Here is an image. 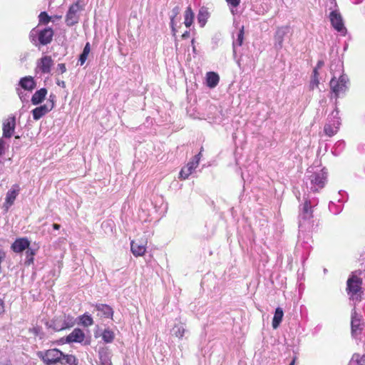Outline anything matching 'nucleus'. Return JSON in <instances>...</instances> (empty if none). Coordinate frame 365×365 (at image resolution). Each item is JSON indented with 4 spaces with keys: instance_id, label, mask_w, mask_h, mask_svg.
<instances>
[{
    "instance_id": "nucleus-19",
    "label": "nucleus",
    "mask_w": 365,
    "mask_h": 365,
    "mask_svg": "<svg viewBox=\"0 0 365 365\" xmlns=\"http://www.w3.org/2000/svg\"><path fill=\"white\" fill-rule=\"evenodd\" d=\"M52 110V105L47 106L46 104L40 106L34 110H32L33 118L35 120H39L41 118L44 116L46 113Z\"/></svg>"
},
{
    "instance_id": "nucleus-13",
    "label": "nucleus",
    "mask_w": 365,
    "mask_h": 365,
    "mask_svg": "<svg viewBox=\"0 0 365 365\" xmlns=\"http://www.w3.org/2000/svg\"><path fill=\"white\" fill-rule=\"evenodd\" d=\"M94 307L98 312V317L113 319L114 312L110 306L106 304H96Z\"/></svg>"
},
{
    "instance_id": "nucleus-31",
    "label": "nucleus",
    "mask_w": 365,
    "mask_h": 365,
    "mask_svg": "<svg viewBox=\"0 0 365 365\" xmlns=\"http://www.w3.org/2000/svg\"><path fill=\"white\" fill-rule=\"evenodd\" d=\"M346 143L343 140H338L331 149V153L334 155H339L344 150Z\"/></svg>"
},
{
    "instance_id": "nucleus-28",
    "label": "nucleus",
    "mask_w": 365,
    "mask_h": 365,
    "mask_svg": "<svg viewBox=\"0 0 365 365\" xmlns=\"http://www.w3.org/2000/svg\"><path fill=\"white\" fill-rule=\"evenodd\" d=\"M61 365H78V361L77 358L72 354H65L63 353Z\"/></svg>"
},
{
    "instance_id": "nucleus-50",
    "label": "nucleus",
    "mask_w": 365,
    "mask_h": 365,
    "mask_svg": "<svg viewBox=\"0 0 365 365\" xmlns=\"http://www.w3.org/2000/svg\"><path fill=\"white\" fill-rule=\"evenodd\" d=\"M4 312V303L3 300L0 299V314Z\"/></svg>"
},
{
    "instance_id": "nucleus-18",
    "label": "nucleus",
    "mask_w": 365,
    "mask_h": 365,
    "mask_svg": "<svg viewBox=\"0 0 365 365\" xmlns=\"http://www.w3.org/2000/svg\"><path fill=\"white\" fill-rule=\"evenodd\" d=\"M30 245L29 240L26 237L18 238L11 245L12 251H24L28 249Z\"/></svg>"
},
{
    "instance_id": "nucleus-29",
    "label": "nucleus",
    "mask_w": 365,
    "mask_h": 365,
    "mask_svg": "<svg viewBox=\"0 0 365 365\" xmlns=\"http://www.w3.org/2000/svg\"><path fill=\"white\" fill-rule=\"evenodd\" d=\"M244 39V27L242 26L239 32L237 33V38L234 40L232 43V47H233V55L234 56H236V48L237 46H241L243 43Z\"/></svg>"
},
{
    "instance_id": "nucleus-21",
    "label": "nucleus",
    "mask_w": 365,
    "mask_h": 365,
    "mask_svg": "<svg viewBox=\"0 0 365 365\" xmlns=\"http://www.w3.org/2000/svg\"><path fill=\"white\" fill-rule=\"evenodd\" d=\"M351 332L353 334H359L363 329V324L357 314L354 312L351 316Z\"/></svg>"
},
{
    "instance_id": "nucleus-54",
    "label": "nucleus",
    "mask_w": 365,
    "mask_h": 365,
    "mask_svg": "<svg viewBox=\"0 0 365 365\" xmlns=\"http://www.w3.org/2000/svg\"><path fill=\"white\" fill-rule=\"evenodd\" d=\"M133 255L138 257H140V256H143L145 252H133Z\"/></svg>"
},
{
    "instance_id": "nucleus-6",
    "label": "nucleus",
    "mask_w": 365,
    "mask_h": 365,
    "mask_svg": "<svg viewBox=\"0 0 365 365\" xmlns=\"http://www.w3.org/2000/svg\"><path fill=\"white\" fill-rule=\"evenodd\" d=\"M38 357L44 365H53L61 364L63 352L58 349H51L46 351H39L36 353Z\"/></svg>"
},
{
    "instance_id": "nucleus-56",
    "label": "nucleus",
    "mask_w": 365,
    "mask_h": 365,
    "mask_svg": "<svg viewBox=\"0 0 365 365\" xmlns=\"http://www.w3.org/2000/svg\"><path fill=\"white\" fill-rule=\"evenodd\" d=\"M105 225H108V226H111V223L110 222H103V226H105Z\"/></svg>"
},
{
    "instance_id": "nucleus-7",
    "label": "nucleus",
    "mask_w": 365,
    "mask_h": 365,
    "mask_svg": "<svg viewBox=\"0 0 365 365\" xmlns=\"http://www.w3.org/2000/svg\"><path fill=\"white\" fill-rule=\"evenodd\" d=\"M341 125L339 110L336 108L329 115L327 121L324 127V133L329 137H332L337 133Z\"/></svg>"
},
{
    "instance_id": "nucleus-49",
    "label": "nucleus",
    "mask_w": 365,
    "mask_h": 365,
    "mask_svg": "<svg viewBox=\"0 0 365 365\" xmlns=\"http://www.w3.org/2000/svg\"><path fill=\"white\" fill-rule=\"evenodd\" d=\"M90 50H91V48H90V43H87L86 44V46H84L83 48V53H85V54H89V52H90Z\"/></svg>"
},
{
    "instance_id": "nucleus-25",
    "label": "nucleus",
    "mask_w": 365,
    "mask_h": 365,
    "mask_svg": "<svg viewBox=\"0 0 365 365\" xmlns=\"http://www.w3.org/2000/svg\"><path fill=\"white\" fill-rule=\"evenodd\" d=\"M346 200L344 199H338L337 203L331 201L329 205V211L334 215L339 214L344 207V203Z\"/></svg>"
},
{
    "instance_id": "nucleus-58",
    "label": "nucleus",
    "mask_w": 365,
    "mask_h": 365,
    "mask_svg": "<svg viewBox=\"0 0 365 365\" xmlns=\"http://www.w3.org/2000/svg\"><path fill=\"white\" fill-rule=\"evenodd\" d=\"M289 365H294V360H292Z\"/></svg>"
},
{
    "instance_id": "nucleus-32",
    "label": "nucleus",
    "mask_w": 365,
    "mask_h": 365,
    "mask_svg": "<svg viewBox=\"0 0 365 365\" xmlns=\"http://www.w3.org/2000/svg\"><path fill=\"white\" fill-rule=\"evenodd\" d=\"M349 365H365V354H354Z\"/></svg>"
},
{
    "instance_id": "nucleus-34",
    "label": "nucleus",
    "mask_w": 365,
    "mask_h": 365,
    "mask_svg": "<svg viewBox=\"0 0 365 365\" xmlns=\"http://www.w3.org/2000/svg\"><path fill=\"white\" fill-rule=\"evenodd\" d=\"M229 9L233 16L237 14V8L240 5L241 0H225Z\"/></svg>"
},
{
    "instance_id": "nucleus-12",
    "label": "nucleus",
    "mask_w": 365,
    "mask_h": 365,
    "mask_svg": "<svg viewBox=\"0 0 365 365\" xmlns=\"http://www.w3.org/2000/svg\"><path fill=\"white\" fill-rule=\"evenodd\" d=\"M53 64V61L49 56H44L37 61L36 68L41 71V73H49L51 68Z\"/></svg>"
},
{
    "instance_id": "nucleus-3",
    "label": "nucleus",
    "mask_w": 365,
    "mask_h": 365,
    "mask_svg": "<svg viewBox=\"0 0 365 365\" xmlns=\"http://www.w3.org/2000/svg\"><path fill=\"white\" fill-rule=\"evenodd\" d=\"M327 180V172L324 168L319 169L310 167L305 175V183L310 190L317 192L324 187Z\"/></svg>"
},
{
    "instance_id": "nucleus-38",
    "label": "nucleus",
    "mask_w": 365,
    "mask_h": 365,
    "mask_svg": "<svg viewBox=\"0 0 365 365\" xmlns=\"http://www.w3.org/2000/svg\"><path fill=\"white\" fill-rule=\"evenodd\" d=\"M80 320H81V323L84 327H90V326L93 325V320L92 317L90 315L86 314H84L83 315H82L80 318Z\"/></svg>"
},
{
    "instance_id": "nucleus-23",
    "label": "nucleus",
    "mask_w": 365,
    "mask_h": 365,
    "mask_svg": "<svg viewBox=\"0 0 365 365\" xmlns=\"http://www.w3.org/2000/svg\"><path fill=\"white\" fill-rule=\"evenodd\" d=\"M47 94V90L42 88L36 91L31 97V103L33 105H38L45 99Z\"/></svg>"
},
{
    "instance_id": "nucleus-45",
    "label": "nucleus",
    "mask_w": 365,
    "mask_h": 365,
    "mask_svg": "<svg viewBox=\"0 0 365 365\" xmlns=\"http://www.w3.org/2000/svg\"><path fill=\"white\" fill-rule=\"evenodd\" d=\"M57 71L61 73H63L66 71V67L64 63H58L57 66Z\"/></svg>"
},
{
    "instance_id": "nucleus-33",
    "label": "nucleus",
    "mask_w": 365,
    "mask_h": 365,
    "mask_svg": "<svg viewBox=\"0 0 365 365\" xmlns=\"http://www.w3.org/2000/svg\"><path fill=\"white\" fill-rule=\"evenodd\" d=\"M101 336L106 343H111L115 339V334L111 329H106L103 330Z\"/></svg>"
},
{
    "instance_id": "nucleus-17",
    "label": "nucleus",
    "mask_w": 365,
    "mask_h": 365,
    "mask_svg": "<svg viewBox=\"0 0 365 365\" xmlns=\"http://www.w3.org/2000/svg\"><path fill=\"white\" fill-rule=\"evenodd\" d=\"M85 339L84 332L78 328L74 329L71 333L66 336V341L68 343L82 342Z\"/></svg>"
},
{
    "instance_id": "nucleus-1",
    "label": "nucleus",
    "mask_w": 365,
    "mask_h": 365,
    "mask_svg": "<svg viewBox=\"0 0 365 365\" xmlns=\"http://www.w3.org/2000/svg\"><path fill=\"white\" fill-rule=\"evenodd\" d=\"M319 203L317 197H304V203L299 207L298 216L299 232L300 234L310 233L314 228L313 209Z\"/></svg>"
},
{
    "instance_id": "nucleus-20",
    "label": "nucleus",
    "mask_w": 365,
    "mask_h": 365,
    "mask_svg": "<svg viewBox=\"0 0 365 365\" xmlns=\"http://www.w3.org/2000/svg\"><path fill=\"white\" fill-rule=\"evenodd\" d=\"M19 85L22 89L26 91H32L36 88V83L31 76L21 78L19 81Z\"/></svg>"
},
{
    "instance_id": "nucleus-41",
    "label": "nucleus",
    "mask_w": 365,
    "mask_h": 365,
    "mask_svg": "<svg viewBox=\"0 0 365 365\" xmlns=\"http://www.w3.org/2000/svg\"><path fill=\"white\" fill-rule=\"evenodd\" d=\"M26 91H21L20 89H18L17 90V92H18V95L21 99V101L22 102H27L28 101V98H29V96L27 95V93L25 92Z\"/></svg>"
},
{
    "instance_id": "nucleus-8",
    "label": "nucleus",
    "mask_w": 365,
    "mask_h": 365,
    "mask_svg": "<svg viewBox=\"0 0 365 365\" xmlns=\"http://www.w3.org/2000/svg\"><path fill=\"white\" fill-rule=\"evenodd\" d=\"M83 9L81 4L80 0H77L71 4L66 15V23L68 26H71L78 22L79 13Z\"/></svg>"
},
{
    "instance_id": "nucleus-40",
    "label": "nucleus",
    "mask_w": 365,
    "mask_h": 365,
    "mask_svg": "<svg viewBox=\"0 0 365 365\" xmlns=\"http://www.w3.org/2000/svg\"><path fill=\"white\" fill-rule=\"evenodd\" d=\"M35 252H26L25 264L29 266L34 262V256Z\"/></svg>"
},
{
    "instance_id": "nucleus-36",
    "label": "nucleus",
    "mask_w": 365,
    "mask_h": 365,
    "mask_svg": "<svg viewBox=\"0 0 365 365\" xmlns=\"http://www.w3.org/2000/svg\"><path fill=\"white\" fill-rule=\"evenodd\" d=\"M319 73L317 71V68H314L313 71V76L312 77V80L310 82V87L312 89H314V88L317 87L319 81Z\"/></svg>"
},
{
    "instance_id": "nucleus-30",
    "label": "nucleus",
    "mask_w": 365,
    "mask_h": 365,
    "mask_svg": "<svg viewBox=\"0 0 365 365\" xmlns=\"http://www.w3.org/2000/svg\"><path fill=\"white\" fill-rule=\"evenodd\" d=\"M194 13L190 6L187 7L184 14V24L187 28L191 26L194 20Z\"/></svg>"
},
{
    "instance_id": "nucleus-5",
    "label": "nucleus",
    "mask_w": 365,
    "mask_h": 365,
    "mask_svg": "<svg viewBox=\"0 0 365 365\" xmlns=\"http://www.w3.org/2000/svg\"><path fill=\"white\" fill-rule=\"evenodd\" d=\"M362 279L355 274H351L346 282V292L350 299L361 300L362 294Z\"/></svg>"
},
{
    "instance_id": "nucleus-39",
    "label": "nucleus",
    "mask_w": 365,
    "mask_h": 365,
    "mask_svg": "<svg viewBox=\"0 0 365 365\" xmlns=\"http://www.w3.org/2000/svg\"><path fill=\"white\" fill-rule=\"evenodd\" d=\"M38 20L40 24H47L51 21V16L45 11H42L38 15Z\"/></svg>"
},
{
    "instance_id": "nucleus-35",
    "label": "nucleus",
    "mask_w": 365,
    "mask_h": 365,
    "mask_svg": "<svg viewBox=\"0 0 365 365\" xmlns=\"http://www.w3.org/2000/svg\"><path fill=\"white\" fill-rule=\"evenodd\" d=\"M173 331H174V335L179 338V339H182L185 334V329L183 327V326L182 325H180V324H176L173 327Z\"/></svg>"
},
{
    "instance_id": "nucleus-48",
    "label": "nucleus",
    "mask_w": 365,
    "mask_h": 365,
    "mask_svg": "<svg viewBox=\"0 0 365 365\" xmlns=\"http://www.w3.org/2000/svg\"><path fill=\"white\" fill-rule=\"evenodd\" d=\"M180 12V8L178 6H175L172 10V16L171 17H174V19L178 16Z\"/></svg>"
},
{
    "instance_id": "nucleus-44",
    "label": "nucleus",
    "mask_w": 365,
    "mask_h": 365,
    "mask_svg": "<svg viewBox=\"0 0 365 365\" xmlns=\"http://www.w3.org/2000/svg\"><path fill=\"white\" fill-rule=\"evenodd\" d=\"M170 27H171L173 35L175 36L176 33H177V29H175V23L174 17H170Z\"/></svg>"
},
{
    "instance_id": "nucleus-46",
    "label": "nucleus",
    "mask_w": 365,
    "mask_h": 365,
    "mask_svg": "<svg viewBox=\"0 0 365 365\" xmlns=\"http://www.w3.org/2000/svg\"><path fill=\"white\" fill-rule=\"evenodd\" d=\"M88 54H85L83 53L80 55L79 62L81 66L83 65V63L86 62V61L88 58Z\"/></svg>"
},
{
    "instance_id": "nucleus-15",
    "label": "nucleus",
    "mask_w": 365,
    "mask_h": 365,
    "mask_svg": "<svg viewBox=\"0 0 365 365\" xmlns=\"http://www.w3.org/2000/svg\"><path fill=\"white\" fill-rule=\"evenodd\" d=\"M16 127V118L14 116L9 117L3 123V136L9 138L12 136Z\"/></svg>"
},
{
    "instance_id": "nucleus-14",
    "label": "nucleus",
    "mask_w": 365,
    "mask_h": 365,
    "mask_svg": "<svg viewBox=\"0 0 365 365\" xmlns=\"http://www.w3.org/2000/svg\"><path fill=\"white\" fill-rule=\"evenodd\" d=\"M309 233H303L300 234L299 232L298 235V241L297 243V250H303L304 251H309L312 249L311 245V237H309Z\"/></svg>"
},
{
    "instance_id": "nucleus-53",
    "label": "nucleus",
    "mask_w": 365,
    "mask_h": 365,
    "mask_svg": "<svg viewBox=\"0 0 365 365\" xmlns=\"http://www.w3.org/2000/svg\"><path fill=\"white\" fill-rule=\"evenodd\" d=\"M57 84L58 86H61L62 88H64L66 86V83H65V82L63 81H58Z\"/></svg>"
},
{
    "instance_id": "nucleus-27",
    "label": "nucleus",
    "mask_w": 365,
    "mask_h": 365,
    "mask_svg": "<svg viewBox=\"0 0 365 365\" xmlns=\"http://www.w3.org/2000/svg\"><path fill=\"white\" fill-rule=\"evenodd\" d=\"M209 12L207 11V9L204 8V7H202L200 10H199V12H198V14H197V21L200 26V27H203L207 21V19L209 18Z\"/></svg>"
},
{
    "instance_id": "nucleus-4",
    "label": "nucleus",
    "mask_w": 365,
    "mask_h": 365,
    "mask_svg": "<svg viewBox=\"0 0 365 365\" xmlns=\"http://www.w3.org/2000/svg\"><path fill=\"white\" fill-rule=\"evenodd\" d=\"M53 36V31L51 28H44L40 29L38 27L31 29L29 34V39L31 42L35 45H47L52 41Z\"/></svg>"
},
{
    "instance_id": "nucleus-55",
    "label": "nucleus",
    "mask_w": 365,
    "mask_h": 365,
    "mask_svg": "<svg viewBox=\"0 0 365 365\" xmlns=\"http://www.w3.org/2000/svg\"><path fill=\"white\" fill-rule=\"evenodd\" d=\"M53 227L54 230H59L61 226H60V225H58V224H53Z\"/></svg>"
},
{
    "instance_id": "nucleus-42",
    "label": "nucleus",
    "mask_w": 365,
    "mask_h": 365,
    "mask_svg": "<svg viewBox=\"0 0 365 365\" xmlns=\"http://www.w3.org/2000/svg\"><path fill=\"white\" fill-rule=\"evenodd\" d=\"M73 325H74V322L73 321L72 319H71L69 322L64 321L62 326L59 328V330H63V329H65L67 328H70V327H73Z\"/></svg>"
},
{
    "instance_id": "nucleus-57",
    "label": "nucleus",
    "mask_w": 365,
    "mask_h": 365,
    "mask_svg": "<svg viewBox=\"0 0 365 365\" xmlns=\"http://www.w3.org/2000/svg\"><path fill=\"white\" fill-rule=\"evenodd\" d=\"M192 49H193V51H195V47L194 46V39L192 40Z\"/></svg>"
},
{
    "instance_id": "nucleus-2",
    "label": "nucleus",
    "mask_w": 365,
    "mask_h": 365,
    "mask_svg": "<svg viewBox=\"0 0 365 365\" xmlns=\"http://www.w3.org/2000/svg\"><path fill=\"white\" fill-rule=\"evenodd\" d=\"M339 68V77L337 73L334 72L333 65L331 66V72H333V76L330 81L329 85L331 92L334 95V98L337 99L339 97L345 94L349 88V80L348 76L344 73L342 63L339 61L336 65Z\"/></svg>"
},
{
    "instance_id": "nucleus-51",
    "label": "nucleus",
    "mask_w": 365,
    "mask_h": 365,
    "mask_svg": "<svg viewBox=\"0 0 365 365\" xmlns=\"http://www.w3.org/2000/svg\"><path fill=\"white\" fill-rule=\"evenodd\" d=\"M189 36H190V31H186L185 32H184V33L182 34V37L183 38H188V37H189Z\"/></svg>"
},
{
    "instance_id": "nucleus-26",
    "label": "nucleus",
    "mask_w": 365,
    "mask_h": 365,
    "mask_svg": "<svg viewBox=\"0 0 365 365\" xmlns=\"http://www.w3.org/2000/svg\"><path fill=\"white\" fill-rule=\"evenodd\" d=\"M283 316H284V312H283L282 309L281 307H277L275 309V312H274V317L272 319V325L273 329H275L279 327L280 323L282 321Z\"/></svg>"
},
{
    "instance_id": "nucleus-52",
    "label": "nucleus",
    "mask_w": 365,
    "mask_h": 365,
    "mask_svg": "<svg viewBox=\"0 0 365 365\" xmlns=\"http://www.w3.org/2000/svg\"><path fill=\"white\" fill-rule=\"evenodd\" d=\"M324 65V61H319L318 63H317V65L315 68H317V70L319 69L322 66H323Z\"/></svg>"
},
{
    "instance_id": "nucleus-16",
    "label": "nucleus",
    "mask_w": 365,
    "mask_h": 365,
    "mask_svg": "<svg viewBox=\"0 0 365 365\" xmlns=\"http://www.w3.org/2000/svg\"><path fill=\"white\" fill-rule=\"evenodd\" d=\"M19 187L18 185H14L7 192L5 198L4 207L6 210L14 203L17 195H19Z\"/></svg>"
},
{
    "instance_id": "nucleus-37",
    "label": "nucleus",
    "mask_w": 365,
    "mask_h": 365,
    "mask_svg": "<svg viewBox=\"0 0 365 365\" xmlns=\"http://www.w3.org/2000/svg\"><path fill=\"white\" fill-rule=\"evenodd\" d=\"M147 242L145 244H136L135 241L132 240L130 242V251H146L147 247H146Z\"/></svg>"
},
{
    "instance_id": "nucleus-11",
    "label": "nucleus",
    "mask_w": 365,
    "mask_h": 365,
    "mask_svg": "<svg viewBox=\"0 0 365 365\" xmlns=\"http://www.w3.org/2000/svg\"><path fill=\"white\" fill-rule=\"evenodd\" d=\"M290 32V27L284 26L279 27L274 34V48L277 50H280L283 47V41L284 37Z\"/></svg>"
},
{
    "instance_id": "nucleus-9",
    "label": "nucleus",
    "mask_w": 365,
    "mask_h": 365,
    "mask_svg": "<svg viewBox=\"0 0 365 365\" xmlns=\"http://www.w3.org/2000/svg\"><path fill=\"white\" fill-rule=\"evenodd\" d=\"M201 158V153L195 155L191 161H190L180 172V178L182 180L187 179L193 171L197 168Z\"/></svg>"
},
{
    "instance_id": "nucleus-10",
    "label": "nucleus",
    "mask_w": 365,
    "mask_h": 365,
    "mask_svg": "<svg viewBox=\"0 0 365 365\" xmlns=\"http://www.w3.org/2000/svg\"><path fill=\"white\" fill-rule=\"evenodd\" d=\"M329 19L334 29L344 36L346 33V29L344 27L341 14L337 11H332L329 14Z\"/></svg>"
},
{
    "instance_id": "nucleus-22",
    "label": "nucleus",
    "mask_w": 365,
    "mask_h": 365,
    "mask_svg": "<svg viewBox=\"0 0 365 365\" xmlns=\"http://www.w3.org/2000/svg\"><path fill=\"white\" fill-rule=\"evenodd\" d=\"M101 365H106L111 362L110 351L107 347H103L98 351Z\"/></svg>"
},
{
    "instance_id": "nucleus-47",
    "label": "nucleus",
    "mask_w": 365,
    "mask_h": 365,
    "mask_svg": "<svg viewBox=\"0 0 365 365\" xmlns=\"http://www.w3.org/2000/svg\"><path fill=\"white\" fill-rule=\"evenodd\" d=\"M4 145L5 142L2 138H0V157L4 154Z\"/></svg>"
},
{
    "instance_id": "nucleus-24",
    "label": "nucleus",
    "mask_w": 365,
    "mask_h": 365,
    "mask_svg": "<svg viewBox=\"0 0 365 365\" xmlns=\"http://www.w3.org/2000/svg\"><path fill=\"white\" fill-rule=\"evenodd\" d=\"M220 81L219 75L215 72L210 71L206 74V84L210 88H215L217 86Z\"/></svg>"
},
{
    "instance_id": "nucleus-43",
    "label": "nucleus",
    "mask_w": 365,
    "mask_h": 365,
    "mask_svg": "<svg viewBox=\"0 0 365 365\" xmlns=\"http://www.w3.org/2000/svg\"><path fill=\"white\" fill-rule=\"evenodd\" d=\"M55 101H56V96L53 94H51L49 96V98H48L46 105L47 106H51V105H52V109H53L54 107V105H55Z\"/></svg>"
}]
</instances>
